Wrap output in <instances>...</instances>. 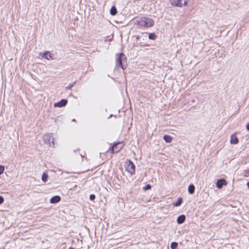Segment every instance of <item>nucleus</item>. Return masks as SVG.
<instances>
[{"instance_id":"nucleus-22","label":"nucleus","mask_w":249,"mask_h":249,"mask_svg":"<svg viewBox=\"0 0 249 249\" xmlns=\"http://www.w3.org/2000/svg\"><path fill=\"white\" fill-rule=\"evenodd\" d=\"M4 168L3 166L0 165V175L2 174L4 172Z\"/></svg>"},{"instance_id":"nucleus-23","label":"nucleus","mask_w":249,"mask_h":249,"mask_svg":"<svg viewBox=\"0 0 249 249\" xmlns=\"http://www.w3.org/2000/svg\"><path fill=\"white\" fill-rule=\"evenodd\" d=\"M95 198V196L93 194H91L89 196V199L91 200H94Z\"/></svg>"},{"instance_id":"nucleus-5","label":"nucleus","mask_w":249,"mask_h":249,"mask_svg":"<svg viewBox=\"0 0 249 249\" xmlns=\"http://www.w3.org/2000/svg\"><path fill=\"white\" fill-rule=\"evenodd\" d=\"M189 0H170L172 5L176 7H182L186 6Z\"/></svg>"},{"instance_id":"nucleus-10","label":"nucleus","mask_w":249,"mask_h":249,"mask_svg":"<svg viewBox=\"0 0 249 249\" xmlns=\"http://www.w3.org/2000/svg\"><path fill=\"white\" fill-rule=\"evenodd\" d=\"M61 200V197L59 196H55L52 197L50 199V203L52 204L56 203L59 202Z\"/></svg>"},{"instance_id":"nucleus-20","label":"nucleus","mask_w":249,"mask_h":249,"mask_svg":"<svg viewBox=\"0 0 249 249\" xmlns=\"http://www.w3.org/2000/svg\"><path fill=\"white\" fill-rule=\"evenodd\" d=\"M151 188V186L149 184H146L143 188V189L146 191V190H149Z\"/></svg>"},{"instance_id":"nucleus-4","label":"nucleus","mask_w":249,"mask_h":249,"mask_svg":"<svg viewBox=\"0 0 249 249\" xmlns=\"http://www.w3.org/2000/svg\"><path fill=\"white\" fill-rule=\"evenodd\" d=\"M43 142L46 144H49L51 147L54 146V139L52 133H48L44 135L43 137Z\"/></svg>"},{"instance_id":"nucleus-15","label":"nucleus","mask_w":249,"mask_h":249,"mask_svg":"<svg viewBox=\"0 0 249 249\" xmlns=\"http://www.w3.org/2000/svg\"><path fill=\"white\" fill-rule=\"evenodd\" d=\"M163 139L166 142H170L172 141V137L169 135H166L163 136Z\"/></svg>"},{"instance_id":"nucleus-26","label":"nucleus","mask_w":249,"mask_h":249,"mask_svg":"<svg viewBox=\"0 0 249 249\" xmlns=\"http://www.w3.org/2000/svg\"><path fill=\"white\" fill-rule=\"evenodd\" d=\"M247 185L248 188L249 189V181L247 182Z\"/></svg>"},{"instance_id":"nucleus-1","label":"nucleus","mask_w":249,"mask_h":249,"mask_svg":"<svg viewBox=\"0 0 249 249\" xmlns=\"http://www.w3.org/2000/svg\"><path fill=\"white\" fill-rule=\"evenodd\" d=\"M116 67H120L124 70L126 68V58L125 55L123 53H117L116 55Z\"/></svg>"},{"instance_id":"nucleus-28","label":"nucleus","mask_w":249,"mask_h":249,"mask_svg":"<svg viewBox=\"0 0 249 249\" xmlns=\"http://www.w3.org/2000/svg\"><path fill=\"white\" fill-rule=\"evenodd\" d=\"M139 38V36H137V39H138Z\"/></svg>"},{"instance_id":"nucleus-8","label":"nucleus","mask_w":249,"mask_h":249,"mask_svg":"<svg viewBox=\"0 0 249 249\" xmlns=\"http://www.w3.org/2000/svg\"><path fill=\"white\" fill-rule=\"evenodd\" d=\"M227 184L226 181L224 179H219L216 182V187L218 189L221 188L224 185Z\"/></svg>"},{"instance_id":"nucleus-9","label":"nucleus","mask_w":249,"mask_h":249,"mask_svg":"<svg viewBox=\"0 0 249 249\" xmlns=\"http://www.w3.org/2000/svg\"><path fill=\"white\" fill-rule=\"evenodd\" d=\"M53 54L50 53L49 52L46 51L43 55L42 57L45 58L48 60L53 59Z\"/></svg>"},{"instance_id":"nucleus-21","label":"nucleus","mask_w":249,"mask_h":249,"mask_svg":"<svg viewBox=\"0 0 249 249\" xmlns=\"http://www.w3.org/2000/svg\"><path fill=\"white\" fill-rule=\"evenodd\" d=\"M75 84V82H74L73 83H72V84H69V86H68L66 88V89H71L72 87H73V86L74 85V84Z\"/></svg>"},{"instance_id":"nucleus-3","label":"nucleus","mask_w":249,"mask_h":249,"mask_svg":"<svg viewBox=\"0 0 249 249\" xmlns=\"http://www.w3.org/2000/svg\"><path fill=\"white\" fill-rule=\"evenodd\" d=\"M124 146V144L123 142H114L113 145L107 150V152L110 154L117 153L123 148Z\"/></svg>"},{"instance_id":"nucleus-18","label":"nucleus","mask_w":249,"mask_h":249,"mask_svg":"<svg viewBox=\"0 0 249 249\" xmlns=\"http://www.w3.org/2000/svg\"><path fill=\"white\" fill-rule=\"evenodd\" d=\"M182 198L181 197H179L178 198L177 201L174 203V205L176 207L179 206L181 205V204L182 203Z\"/></svg>"},{"instance_id":"nucleus-27","label":"nucleus","mask_w":249,"mask_h":249,"mask_svg":"<svg viewBox=\"0 0 249 249\" xmlns=\"http://www.w3.org/2000/svg\"><path fill=\"white\" fill-rule=\"evenodd\" d=\"M72 121L73 122H76V120L74 119L72 120Z\"/></svg>"},{"instance_id":"nucleus-13","label":"nucleus","mask_w":249,"mask_h":249,"mask_svg":"<svg viewBox=\"0 0 249 249\" xmlns=\"http://www.w3.org/2000/svg\"><path fill=\"white\" fill-rule=\"evenodd\" d=\"M195 190V187L193 184H190L188 186V192L190 194L194 193Z\"/></svg>"},{"instance_id":"nucleus-7","label":"nucleus","mask_w":249,"mask_h":249,"mask_svg":"<svg viewBox=\"0 0 249 249\" xmlns=\"http://www.w3.org/2000/svg\"><path fill=\"white\" fill-rule=\"evenodd\" d=\"M68 103V101L66 99H62L58 102L55 103L54 104V107H65Z\"/></svg>"},{"instance_id":"nucleus-25","label":"nucleus","mask_w":249,"mask_h":249,"mask_svg":"<svg viewBox=\"0 0 249 249\" xmlns=\"http://www.w3.org/2000/svg\"><path fill=\"white\" fill-rule=\"evenodd\" d=\"M246 129L247 130L249 131V123L246 125Z\"/></svg>"},{"instance_id":"nucleus-19","label":"nucleus","mask_w":249,"mask_h":249,"mask_svg":"<svg viewBox=\"0 0 249 249\" xmlns=\"http://www.w3.org/2000/svg\"><path fill=\"white\" fill-rule=\"evenodd\" d=\"M178 246V244L177 242H172L171 244V248L172 249H176Z\"/></svg>"},{"instance_id":"nucleus-24","label":"nucleus","mask_w":249,"mask_h":249,"mask_svg":"<svg viewBox=\"0 0 249 249\" xmlns=\"http://www.w3.org/2000/svg\"><path fill=\"white\" fill-rule=\"evenodd\" d=\"M4 201V198L2 196H0V204H2Z\"/></svg>"},{"instance_id":"nucleus-17","label":"nucleus","mask_w":249,"mask_h":249,"mask_svg":"<svg viewBox=\"0 0 249 249\" xmlns=\"http://www.w3.org/2000/svg\"><path fill=\"white\" fill-rule=\"evenodd\" d=\"M48 178V175L45 173H43V174L42 176V180L44 182H46L47 181Z\"/></svg>"},{"instance_id":"nucleus-6","label":"nucleus","mask_w":249,"mask_h":249,"mask_svg":"<svg viewBox=\"0 0 249 249\" xmlns=\"http://www.w3.org/2000/svg\"><path fill=\"white\" fill-rule=\"evenodd\" d=\"M126 170L131 175H133L135 173V166L134 163L130 160L129 161V162L126 167Z\"/></svg>"},{"instance_id":"nucleus-12","label":"nucleus","mask_w":249,"mask_h":249,"mask_svg":"<svg viewBox=\"0 0 249 249\" xmlns=\"http://www.w3.org/2000/svg\"><path fill=\"white\" fill-rule=\"evenodd\" d=\"M231 143L232 144H237L238 142V139L235 135H231L230 140Z\"/></svg>"},{"instance_id":"nucleus-14","label":"nucleus","mask_w":249,"mask_h":249,"mask_svg":"<svg viewBox=\"0 0 249 249\" xmlns=\"http://www.w3.org/2000/svg\"><path fill=\"white\" fill-rule=\"evenodd\" d=\"M117 10L116 7L115 6H112V7L111 8L110 10V14L112 16H115L117 14Z\"/></svg>"},{"instance_id":"nucleus-2","label":"nucleus","mask_w":249,"mask_h":249,"mask_svg":"<svg viewBox=\"0 0 249 249\" xmlns=\"http://www.w3.org/2000/svg\"><path fill=\"white\" fill-rule=\"evenodd\" d=\"M138 24L141 26H143L146 28L150 27L153 26L154 22V20L149 18L141 17L138 20Z\"/></svg>"},{"instance_id":"nucleus-11","label":"nucleus","mask_w":249,"mask_h":249,"mask_svg":"<svg viewBox=\"0 0 249 249\" xmlns=\"http://www.w3.org/2000/svg\"><path fill=\"white\" fill-rule=\"evenodd\" d=\"M185 218L186 217L185 215L182 214L179 215L177 218V223L178 224H182L184 222Z\"/></svg>"},{"instance_id":"nucleus-16","label":"nucleus","mask_w":249,"mask_h":249,"mask_svg":"<svg viewBox=\"0 0 249 249\" xmlns=\"http://www.w3.org/2000/svg\"><path fill=\"white\" fill-rule=\"evenodd\" d=\"M148 37L150 39L155 40L157 38V36L155 33H150L149 34Z\"/></svg>"}]
</instances>
